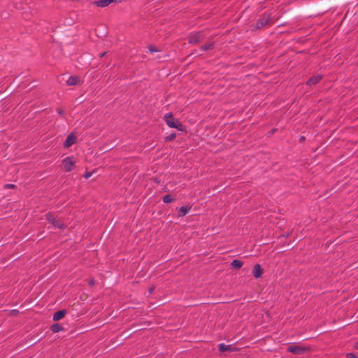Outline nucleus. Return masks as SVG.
Listing matches in <instances>:
<instances>
[{
  "mask_svg": "<svg viewBox=\"0 0 358 358\" xmlns=\"http://www.w3.org/2000/svg\"><path fill=\"white\" fill-rule=\"evenodd\" d=\"M105 54H106V52H103V53H101V55H100V57H103V56L105 55Z\"/></svg>",
  "mask_w": 358,
  "mask_h": 358,
  "instance_id": "nucleus-27",
  "label": "nucleus"
},
{
  "mask_svg": "<svg viewBox=\"0 0 358 358\" xmlns=\"http://www.w3.org/2000/svg\"><path fill=\"white\" fill-rule=\"evenodd\" d=\"M162 201L164 203H169L173 201V199L170 194H166L163 196Z\"/></svg>",
  "mask_w": 358,
  "mask_h": 358,
  "instance_id": "nucleus-14",
  "label": "nucleus"
},
{
  "mask_svg": "<svg viewBox=\"0 0 358 358\" xmlns=\"http://www.w3.org/2000/svg\"><path fill=\"white\" fill-rule=\"evenodd\" d=\"M346 358H357L356 355L353 353H348L346 355Z\"/></svg>",
  "mask_w": 358,
  "mask_h": 358,
  "instance_id": "nucleus-23",
  "label": "nucleus"
},
{
  "mask_svg": "<svg viewBox=\"0 0 358 358\" xmlns=\"http://www.w3.org/2000/svg\"><path fill=\"white\" fill-rule=\"evenodd\" d=\"M306 350V348L300 345H293L287 348V351L294 355H300L303 353Z\"/></svg>",
  "mask_w": 358,
  "mask_h": 358,
  "instance_id": "nucleus-4",
  "label": "nucleus"
},
{
  "mask_svg": "<svg viewBox=\"0 0 358 358\" xmlns=\"http://www.w3.org/2000/svg\"><path fill=\"white\" fill-rule=\"evenodd\" d=\"M79 83V78L78 76H70L66 81L69 86L76 85Z\"/></svg>",
  "mask_w": 358,
  "mask_h": 358,
  "instance_id": "nucleus-10",
  "label": "nucleus"
},
{
  "mask_svg": "<svg viewBox=\"0 0 358 358\" xmlns=\"http://www.w3.org/2000/svg\"><path fill=\"white\" fill-rule=\"evenodd\" d=\"M231 266L234 268H240L243 266V262L239 259H234L231 264Z\"/></svg>",
  "mask_w": 358,
  "mask_h": 358,
  "instance_id": "nucleus-13",
  "label": "nucleus"
},
{
  "mask_svg": "<svg viewBox=\"0 0 358 358\" xmlns=\"http://www.w3.org/2000/svg\"><path fill=\"white\" fill-rule=\"evenodd\" d=\"M270 20V15L268 14H264L256 22L255 28L260 29L265 26Z\"/></svg>",
  "mask_w": 358,
  "mask_h": 358,
  "instance_id": "nucleus-3",
  "label": "nucleus"
},
{
  "mask_svg": "<svg viewBox=\"0 0 358 358\" xmlns=\"http://www.w3.org/2000/svg\"><path fill=\"white\" fill-rule=\"evenodd\" d=\"M51 330L52 332L57 333L62 330V327H60L59 324H55L51 327Z\"/></svg>",
  "mask_w": 358,
  "mask_h": 358,
  "instance_id": "nucleus-16",
  "label": "nucleus"
},
{
  "mask_svg": "<svg viewBox=\"0 0 358 358\" xmlns=\"http://www.w3.org/2000/svg\"><path fill=\"white\" fill-rule=\"evenodd\" d=\"M218 348L221 352L232 351L234 350L231 345H225L224 343H220L218 345Z\"/></svg>",
  "mask_w": 358,
  "mask_h": 358,
  "instance_id": "nucleus-12",
  "label": "nucleus"
},
{
  "mask_svg": "<svg viewBox=\"0 0 358 358\" xmlns=\"http://www.w3.org/2000/svg\"><path fill=\"white\" fill-rule=\"evenodd\" d=\"M322 79V76L317 75L310 78L306 83L307 85L311 86L318 83Z\"/></svg>",
  "mask_w": 358,
  "mask_h": 358,
  "instance_id": "nucleus-8",
  "label": "nucleus"
},
{
  "mask_svg": "<svg viewBox=\"0 0 358 358\" xmlns=\"http://www.w3.org/2000/svg\"><path fill=\"white\" fill-rule=\"evenodd\" d=\"M212 46H213V44H206L204 45H202L201 47V50H203V51L207 50L208 49H210Z\"/></svg>",
  "mask_w": 358,
  "mask_h": 358,
  "instance_id": "nucleus-18",
  "label": "nucleus"
},
{
  "mask_svg": "<svg viewBox=\"0 0 358 358\" xmlns=\"http://www.w3.org/2000/svg\"><path fill=\"white\" fill-rule=\"evenodd\" d=\"M123 0H98V1H95L94 2V4H95L98 7L103 8V7L108 6L111 3H113V2L120 3Z\"/></svg>",
  "mask_w": 358,
  "mask_h": 358,
  "instance_id": "nucleus-6",
  "label": "nucleus"
},
{
  "mask_svg": "<svg viewBox=\"0 0 358 358\" xmlns=\"http://www.w3.org/2000/svg\"><path fill=\"white\" fill-rule=\"evenodd\" d=\"M199 41V36L190 38L189 40V43H196Z\"/></svg>",
  "mask_w": 358,
  "mask_h": 358,
  "instance_id": "nucleus-19",
  "label": "nucleus"
},
{
  "mask_svg": "<svg viewBox=\"0 0 358 358\" xmlns=\"http://www.w3.org/2000/svg\"><path fill=\"white\" fill-rule=\"evenodd\" d=\"M90 285H94V282H92H92H90Z\"/></svg>",
  "mask_w": 358,
  "mask_h": 358,
  "instance_id": "nucleus-28",
  "label": "nucleus"
},
{
  "mask_svg": "<svg viewBox=\"0 0 358 358\" xmlns=\"http://www.w3.org/2000/svg\"><path fill=\"white\" fill-rule=\"evenodd\" d=\"M153 289H154L153 288H150L149 289V293L151 294L152 292Z\"/></svg>",
  "mask_w": 358,
  "mask_h": 358,
  "instance_id": "nucleus-26",
  "label": "nucleus"
},
{
  "mask_svg": "<svg viewBox=\"0 0 358 358\" xmlns=\"http://www.w3.org/2000/svg\"><path fill=\"white\" fill-rule=\"evenodd\" d=\"M164 120L166 124L170 128L177 129L179 131H182L183 126L182 124L176 118L173 117V114L171 113H169L164 115Z\"/></svg>",
  "mask_w": 358,
  "mask_h": 358,
  "instance_id": "nucleus-1",
  "label": "nucleus"
},
{
  "mask_svg": "<svg viewBox=\"0 0 358 358\" xmlns=\"http://www.w3.org/2000/svg\"><path fill=\"white\" fill-rule=\"evenodd\" d=\"M176 133H172L170 135L167 136H166V141H172L173 139H174L176 138Z\"/></svg>",
  "mask_w": 358,
  "mask_h": 358,
  "instance_id": "nucleus-20",
  "label": "nucleus"
},
{
  "mask_svg": "<svg viewBox=\"0 0 358 358\" xmlns=\"http://www.w3.org/2000/svg\"><path fill=\"white\" fill-rule=\"evenodd\" d=\"M14 187H15V185H13V184H6L5 185V187L8 188V189H11V188H13Z\"/></svg>",
  "mask_w": 358,
  "mask_h": 358,
  "instance_id": "nucleus-24",
  "label": "nucleus"
},
{
  "mask_svg": "<svg viewBox=\"0 0 358 358\" xmlns=\"http://www.w3.org/2000/svg\"><path fill=\"white\" fill-rule=\"evenodd\" d=\"M252 274L255 278H259L262 275V269L259 264H255L252 270Z\"/></svg>",
  "mask_w": 358,
  "mask_h": 358,
  "instance_id": "nucleus-7",
  "label": "nucleus"
},
{
  "mask_svg": "<svg viewBox=\"0 0 358 358\" xmlns=\"http://www.w3.org/2000/svg\"><path fill=\"white\" fill-rule=\"evenodd\" d=\"M92 176V173H91V172H86L84 174V178L87 179V178H90Z\"/></svg>",
  "mask_w": 358,
  "mask_h": 358,
  "instance_id": "nucleus-21",
  "label": "nucleus"
},
{
  "mask_svg": "<svg viewBox=\"0 0 358 358\" xmlns=\"http://www.w3.org/2000/svg\"><path fill=\"white\" fill-rule=\"evenodd\" d=\"M64 169L66 172L71 171L74 169V162L72 157H66L63 159Z\"/></svg>",
  "mask_w": 358,
  "mask_h": 358,
  "instance_id": "nucleus-2",
  "label": "nucleus"
},
{
  "mask_svg": "<svg viewBox=\"0 0 358 358\" xmlns=\"http://www.w3.org/2000/svg\"><path fill=\"white\" fill-rule=\"evenodd\" d=\"M52 224H54V226H55L58 229H62V228L65 227V225L63 223H62L60 221L57 220V219H56V222H55V223H52Z\"/></svg>",
  "mask_w": 358,
  "mask_h": 358,
  "instance_id": "nucleus-17",
  "label": "nucleus"
},
{
  "mask_svg": "<svg viewBox=\"0 0 358 358\" xmlns=\"http://www.w3.org/2000/svg\"><path fill=\"white\" fill-rule=\"evenodd\" d=\"M76 141V136L74 134L71 133L69 134L64 142V147L66 148H69L72 145H73Z\"/></svg>",
  "mask_w": 358,
  "mask_h": 358,
  "instance_id": "nucleus-5",
  "label": "nucleus"
},
{
  "mask_svg": "<svg viewBox=\"0 0 358 358\" xmlns=\"http://www.w3.org/2000/svg\"><path fill=\"white\" fill-rule=\"evenodd\" d=\"M57 113H58L59 115H63V113H64V112H63V110H62V109H60V108H57Z\"/></svg>",
  "mask_w": 358,
  "mask_h": 358,
  "instance_id": "nucleus-25",
  "label": "nucleus"
},
{
  "mask_svg": "<svg viewBox=\"0 0 358 358\" xmlns=\"http://www.w3.org/2000/svg\"><path fill=\"white\" fill-rule=\"evenodd\" d=\"M149 51H150V52L153 53V52H157L158 50H157L155 47H153V46H150V47L149 48Z\"/></svg>",
  "mask_w": 358,
  "mask_h": 358,
  "instance_id": "nucleus-22",
  "label": "nucleus"
},
{
  "mask_svg": "<svg viewBox=\"0 0 358 358\" xmlns=\"http://www.w3.org/2000/svg\"><path fill=\"white\" fill-rule=\"evenodd\" d=\"M357 347H358V343H357Z\"/></svg>",
  "mask_w": 358,
  "mask_h": 358,
  "instance_id": "nucleus-30",
  "label": "nucleus"
},
{
  "mask_svg": "<svg viewBox=\"0 0 358 358\" xmlns=\"http://www.w3.org/2000/svg\"><path fill=\"white\" fill-rule=\"evenodd\" d=\"M46 219L50 223H55L56 222V218L54 217L53 215L51 213L46 214Z\"/></svg>",
  "mask_w": 358,
  "mask_h": 358,
  "instance_id": "nucleus-15",
  "label": "nucleus"
},
{
  "mask_svg": "<svg viewBox=\"0 0 358 358\" xmlns=\"http://www.w3.org/2000/svg\"><path fill=\"white\" fill-rule=\"evenodd\" d=\"M65 314H66V310H58L54 313L52 320L54 321H58V320L62 319L65 316Z\"/></svg>",
  "mask_w": 358,
  "mask_h": 358,
  "instance_id": "nucleus-9",
  "label": "nucleus"
},
{
  "mask_svg": "<svg viewBox=\"0 0 358 358\" xmlns=\"http://www.w3.org/2000/svg\"><path fill=\"white\" fill-rule=\"evenodd\" d=\"M357 347H358V343H357Z\"/></svg>",
  "mask_w": 358,
  "mask_h": 358,
  "instance_id": "nucleus-29",
  "label": "nucleus"
},
{
  "mask_svg": "<svg viewBox=\"0 0 358 358\" xmlns=\"http://www.w3.org/2000/svg\"><path fill=\"white\" fill-rule=\"evenodd\" d=\"M190 210H191V207L188 206L180 207L178 208V211L180 213L179 216L183 217V216L186 215L189 212Z\"/></svg>",
  "mask_w": 358,
  "mask_h": 358,
  "instance_id": "nucleus-11",
  "label": "nucleus"
}]
</instances>
